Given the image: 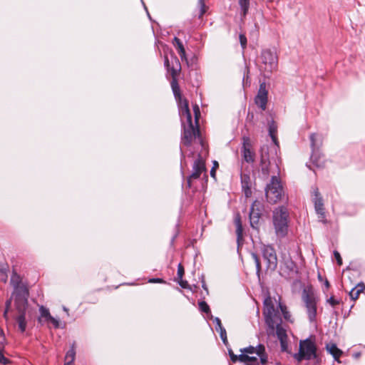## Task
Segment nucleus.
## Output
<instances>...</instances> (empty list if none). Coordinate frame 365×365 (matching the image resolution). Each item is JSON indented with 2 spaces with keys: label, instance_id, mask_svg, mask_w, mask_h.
<instances>
[{
  "label": "nucleus",
  "instance_id": "a878e982",
  "mask_svg": "<svg viewBox=\"0 0 365 365\" xmlns=\"http://www.w3.org/2000/svg\"><path fill=\"white\" fill-rule=\"evenodd\" d=\"M257 355L260 358V362L262 365H266L268 363V356L263 344H258Z\"/></svg>",
  "mask_w": 365,
  "mask_h": 365
},
{
  "label": "nucleus",
  "instance_id": "aec40b11",
  "mask_svg": "<svg viewBox=\"0 0 365 365\" xmlns=\"http://www.w3.org/2000/svg\"><path fill=\"white\" fill-rule=\"evenodd\" d=\"M326 349L333 356L334 360L341 363L339 359L343 354V351L339 349L334 343L327 344Z\"/></svg>",
  "mask_w": 365,
  "mask_h": 365
},
{
  "label": "nucleus",
  "instance_id": "20e7f679",
  "mask_svg": "<svg viewBox=\"0 0 365 365\" xmlns=\"http://www.w3.org/2000/svg\"><path fill=\"white\" fill-rule=\"evenodd\" d=\"M289 213L287 207H279L273 211L272 221L278 237H284L288 232Z\"/></svg>",
  "mask_w": 365,
  "mask_h": 365
},
{
  "label": "nucleus",
  "instance_id": "13d9d810",
  "mask_svg": "<svg viewBox=\"0 0 365 365\" xmlns=\"http://www.w3.org/2000/svg\"><path fill=\"white\" fill-rule=\"evenodd\" d=\"M318 279L319 281H322L323 280V278L322 277V275L320 274H318Z\"/></svg>",
  "mask_w": 365,
  "mask_h": 365
},
{
  "label": "nucleus",
  "instance_id": "09e8293b",
  "mask_svg": "<svg viewBox=\"0 0 365 365\" xmlns=\"http://www.w3.org/2000/svg\"><path fill=\"white\" fill-rule=\"evenodd\" d=\"M6 339L2 330H0V349L2 348L5 344Z\"/></svg>",
  "mask_w": 365,
  "mask_h": 365
},
{
  "label": "nucleus",
  "instance_id": "4c0bfd02",
  "mask_svg": "<svg viewBox=\"0 0 365 365\" xmlns=\"http://www.w3.org/2000/svg\"><path fill=\"white\" fill-rule=\"evenodd\" d=\"M228 352H229V355H230V359H231V361L233 363H235V362H237L238 361H240V357L241 356L244 355V354H241L240 355H236V354H234V352L232 351V349H229Z\"/></svg>",
  "mask_w": 365,
  "mask_h": 365
},
{
  "label": "nucleus",
  "instance_id": "b1692460",
  "mask_svg": "<svg viewBox=\"0 0 365 365\" xmlns=\"http://www.w3.org/2000/svg\"><path fill=\"white\" fill-rule=\"evenodd\" d=\"M365 291V285L363 283H359L349 292L351 299L356 301L359 299V295Z\"/></svg>",
  "mask_w": 365,
  "mask_h": 365
},
{
  "label": "nucleus",
  "instance_id": "4be33fe9",
  "mask_svg": "<svg viewBox=\"0 0 365 365\" xmlns=\"http://www.w3.org/2000/svg\"><path fill=\"white\" fill-rule=\"evenodd\" d=\"M214 323L215 324V329L220 333V337L225 344L227 343V333L225 329L222 327L221 321L219 318L216 317L214 319Z\"/></svg>",
  "mask_w": 365,
  "mask_h": 365
},
{
  "label": "nucleus",
  "instance_id": "f257e3e1",
  "mask_svg": "<svg viewBox=\"0 0 365 365\" xmlns=\"http://www.w3.org/2000/svg\"><path fill=\"white\" fill-rule=\"evenodd\" d=\"M181 113H179L182 125L183 127V133L182 135V142L185 145H189L193 139L198 138L200 142L202 143V140L200 137V130L198 120L200 116V110L198 105L195 104L192 106L195 123L192 121V116L189 108H187L185 103H183Z\"/></svg>",
  "mask_w": 365,
  "mask_h": 365
},
{
  "label": "nucleus",
  "instance_id": "bf43d9fd",
  "mask_svg": "<svg viewBox=\"0 0 365 365\" xmlns=\"http://www.w3.org/2000/svg\"><path fill=\"white\" fill-rule=\"evenodd\" d=\"M209 312H210V309L208 305L207 304V315L209 314Z\"/></svg>",
  "mask_w": 365,
  "mask_h": 365
},
{
  "label": "nucleus",
  "instance_id": "3c124183",
  "mask_svg": "<svg viewBox=\"0 0 365 365\" xmlns=\"http://www.w3.org/2000/svg\"><path fill=\"white\" fill-rule=\"evenodd\" d=\"M281 344V347L282 351H286L287 348V339H283L282 341H279Z\"/></svg>",
  "mask_w": 365,
  "mask_h": 365
},
{
  "label": "nucleus",
  "instance_id": "864d4df0",
  "mask_svg": "<svg viewBox=\"0 0 365 365\" xmlns=\"http://www.w3.org/2000/svg\"><path fill=\"white\" fill-rule=\"evenodd\" d=\"M149 282L150 283H162L163 280L160 278H153L149 279Z\"/></svg>",
  "mask_w": 365,
  "mask_h": 365
},
{
  "label": "nucleus",
  "instance_id": "0eeeda50",
  "mask_svg": "<svg viewBox=\"0 0 365 365\" xmlns=\"http://www.w3.org/2000/svg\"><path fill=\"white\" fill-rule=\"evenodd\" d=\"M262 68L267 73L276 71L278 67V57L274 51L269 48L264 49L260 56Z\"/></svg>",
  "mask_w": 365,
  "mask_h": 365
},
{
  "label": "nucleus",
  "instance_id": "7c9ffc66",
  "mask_svg": "<svg viewBox=\"0 0 365 365\" xmlns=\"http://www.w3.org/2000/svg\"><path fill=\"white\" fill-rule=\"evenodd\" d=\"M76 358L75 344H73L71 349L67 351L65 356V360L74 362Z\"/></svg>",
  "mask_w": 365,
  "mask_h": 365
},
{
  "label": "nucleus",
  "instance_id": "37998d69",
  "mask_svg": "<svg viewBox=\"0 0 365 365\" xmlns=\"http://www.w3.org/2000/svg\"><path fill=\"white\" fill-rule=\"evenodd\" d=\"M334 257L337 262V264L341 266L342 264V258L339 254V252L336 250L334 251Z\"/></svg>",
  "mask_w": 365,
  "mask_h": 365
},
{
  "label": "nucleus",
  "instance_id": "423d86ee",
  "mask_svg": "<svg viewBox=\"0 0 365 365\" xmlns=\"http://www.w3.org/2000/svg\"><path fill=\"white\" fill-rule=\"evenodd\" d=\"M283 189L281 182L277 176H272L271 182L265 188V195L269 203L277 202L282 196Z\"/></svg>",
  "mask_w": 365,
  "mask_h": 365
},
{
  "label": "nucleus",
  "instance_id": "412c9836",
  "mask_svg": "<svg viewBox=\"0 0 365 365\" xmlns=\"http://www.w3.org/2000/svg\"><path fill=\"white\" fill-rule=\"evenodd\" d=\"M241 183L242 190L246 197L252 195L250 177L248 175H241Z\"/></svg>",
  "mask_w": 365,
  "mask_h": 365
},
{
  "label": "nucleus",
  "instance_id": "a211bd4d",
  "mask_svg": "<svg viewBox=\"0 0 365 365\" xmlns=\"http://www.w3.org/2000/svg\"><path fill=\"white\" fill-rule=\"evenodd\" d=\"M204 170H205V161L200 158L196 160L193 164L192 173L190 177V180L197 179Z\"/></svg>",
  "mask_w": 365,
  "mask_h": 365
},
{
  "label": "nucleus",
  "instance_id": "6e6552de",
  "mask_svg": "<svg viewBox=\"0 0 365 365\" xmlns=\"http://www.w3.org/2000/svg\"><path fill=\"white\" fill-rule=\"evenodd\" d=\"M265 322L272 329H274L276 320L278 319L277 312L274 309V305L272 298L269 296L264 300V310Z\"/></svg>",
  "mask_w": 365,
  "mask_h": 365
},
{
  "label": "nucleus",
  "instance_id": "5fc2aeb1",
  "mask_svg": "<svg viewBox=\"0 0 365 365\" xmlns=\"http://www.w3.org/2000/svg\"><path fill=\"white\" fill-rule=\"evenodd\" d=\"M270 137H271V138H272V140L273 143H274L276 145H278L279 142H278V140H277V138L276 135H272V136H270Z\"/></svg>",
  "mask_w": 365,
  "mask_h": 365
},
{
  "label": "nucleus",
  "instance_id": "f8f14e48",
  "mask_svg": "<svg viewBox=\"0 0 365 365\" xmlns=\"http://www.w3.org/2000/svg\"><path fill=\"white\" fill-rule=\"evenodd\" d=\"M262 209V203L258 200L254 201L251 206L250 212V225L254 229L258 228V225L261 217Z\"/></svg>",
  "mask_w": 365,
  "mask_h": 365
},
{
  "label": "nucleus",
  "instance_id": "603ef678",
  "mask_svg": "<svg viewBox=\"0 0 365 365\" xmlns=\"http://www.w3.org/2000/svg\"><path fill=\"white\" fill-rule=\"evenodd\" d=\"M269 133L270 136L276 135L277 130L273 125H270L269 128Z\"/></svg>",
  "mask_w": 365,
  "mask_h": 365
},
{
  "label": "nucleus",
  "instance_id": "49530a36",
  "mask_svg": "<svg viewBox=\"0 0 365 365\" xmlns=\"http://www.w3.org/2000/svg\"><path fill=\"white\" fill-rule=\"evenodd\" d=\"M199 4H200V17H201L205 12V4L204 0H199Z\"/></svg>",
  "mask_w": 365,
  "mask_h": 365
},
{
  "label": "nucleus",
  "instance_id": "7ed1b4c3",
  "mask_svg": "<svg viewBox=\"0 0 365 365\" xmlns=\"http://www.w3.org/2000/svg\"><path fill=\"white\" fill-rule=\"evenodd\" d=\"M293 357L298 361L303 360H318L317 346L316 344V336L311 335L306 339L299 341V351L294 354Z\"/></svg>",
  "mask_w": 365,
  "mask_h": 365
},
{
  "label": "nucleus",
  "instance_id": "c03bdc74",
  "mask_svg": "<svg viewBox=\"0 0 365 365\" xmlns=\"http://www.w3.org/2000/svg\"><path fill=\"white\" fill-rule=\"evenodd\" d=\"M327 302L333 307H336V305L339 304L340 302L339 300H336L334 299V297H331L328 300Z\"/></svg>",
  "mask_w": 365,
  "mask_h": 365
},
{
  "label": "nucleus",
  "instance_id": "8fccbe9b",
  "mask_svg": "<svg viewBox=\"0 0 365 365\" xmlns=\"http://www.w3.org/2000/svg\"><path fill=\"white\" fill-rule=\"evenodd\" d=\"M199 308H200V310L202 313L205 312V301H201L199 302Z\"/></svg>",
  "mask_w": 365,
  "mask_h": 365
},
{
  "label": "nucleus",
  "instance_id": "bb28decb",
  "mask_svg": "<svg viewBox=\"0 0 365 365\" xmlns=\"http://www.w3.org/2000/svg\"><path fill=\"white\" fill-rule=\"evenodd\" d=\"M252 0H239L238 4L241 9V16L242 18H245V16L247 15L250 1Z\"/></svg>",
  "mask_w": 365,
  "mask_h": 365
},
{
  "label": "nucleus",
  "instance_id": "393cba45",
  "mask_svg": "<svg viewBox=\"0 0 365 365\" xmlns=\"http://www.w3.org/2000/svg\"><path fill=\"white\" fill-rule=\"evenodd\" d=\"M312 151L319 150L322 145V138L316 133H312L309 136Z\"/></svg>",
  "mask_w": 365,
  "mask_h": 365
},
{
  "label": "nucleus",
  "instance_id": "cd10ccee",
  "mask_svg": "<svg viewBox=\"0 0 365 365\" xmlns=\"http://www.w3.org/2000/svg\"><path fill=\"white\" fill-rule=\"evenodd\" d=\"M240 361L245 363V365H259L258 360L256 357L250 356L245 354L240 357Z\"/></svg>",
  "mask_w": 365,
  "mask_h": 365
},
{
  "label": "nucleus",
  "instance_id": "473e14b6",
  "mask_svg": "<svg viewBox=\"0 0 365 365\" xmlns=\"http://www.w3.org/2000/svg\"><path fill=\"white\" fill-rule=\"evenodd\" d=\"M257 350H258V345L255 347L253 346H249L247 347H245V348H243V349H240V352L242 354H254V353H256L257 354Z\"/></svg>",
  "mask_w": 365,
  "mask_h": 365
},
{
  "label": "nucleus",
  "instance_id": "39448f33",
  "mask_svg": "<svg viewBox=\"0 0 365 365\" xmlns=\"http://www.w3.org/2000/svg\"><path fill=\"white\" fill-rule=\"evenodd\" d=\"M11 284L14 287L12 297L14 302L28 300L29 292L27 286L21 282V277L14 272L11 277Z\"/></svg>",
  "mask_w": 365,
  "mask_h": 365
},
{
  "label": "nucleus",
  "instance_id": "dca6fc26",
  "mask_svg": "<svg viewBox=\"0 0 365 365\" xmlns=\"http://www.w3.org/2000/svg\"><path fill=\"white\" fill-rule=\"evenodd\" d=\"M260 165L262 167V173L263 175L268 176L269 175V153L267 146H263L260 150Z\"/></svg>",
  "mask_w": 365,
  "mask_h": 365
},
{
  "label": "nucleus",
  "instance_id": "ea45409f",
  "mask_svg": "<svg viewBox=\"0 0 365 365\" xmlns=\"http://www.w3.org/2000/svg\"><path fill=\"white\" fill-rule=\"evenodd\" d=\"M185 273L184 267L182 265V264H179L178 266V272H177V278H182Z\"/></svg>",
  "mask_w": 365,
  "mask_h": 365
},
{
  "label": "nucleus",
  "instance_id": "f3484780",
  "mask_svg": "<svg viewBox=\"0 0 365 365\" xmlns=\"http://www.w3.org/2000/svg\"><path fill=\"white\" fill-rule=\"evenodd\" d=\"M234 223L236 227L237 243L238 248L242 247L244 243V229L242 224L241 216L240 213L236 214L234 220Z\"/></svg>",
  "mask_w": 365,
  "mask_h": 365
},
{
  "label": "nucleus",
  "instance_id": "72a5a7b5",
  "mask_svg": "<svg viewBox=\"0 0 365 365\" xmlns=\"http://www.w3.org/2000/svg\"><path fill=\"white\" fill-rule=\"evenodd\" d=\"M8 279L7 268L0 267V281L6 283Z\"/></svg>",
  "mask_w": 365,
  "mask_h": 365
},
{
  "label": "nucleus",
  "instance_id": "79ce46f5",
  "mask_svg": "<svg viewBox=\"0 0 365 365\" xmlns=\"http://www.w3.org/2000/svg\"><path fill=\"white\" fill-rule=\"evenodd\" d=\"M0 363L4 365H7L10 363V360L4 356L1 350H0Z\"/></svg>",
  "mask_w": 365,
  "mask_h": 365
},
{
  "label": "nucleus",
  "instance_id": "1a4fd4ad",
  "mask_svg": "<svg viewBox=\"0 0 365 365\" xmlns=\"http://www.w3.org/2000/svg\"><path fill=\"white\" fill-rule=\"evenodd\" d=\"M17 315L15 320L17 323L19 329L24 333L26 329L27 322L26 321V313L28 308V300L14 302Z\"/></svg>",
  "mask_w": 365,
  "mask_h": 365
},
{
  "label": "nucleus",
  "instance_id": "58836bf2",
  "mask_svg": "<svg viewBox=\"0 0 365 365\" xmlns=\"http://www.w3.org/2000/svg\"><path fill=\"white\" fill-rule=\"evenodd\" d=\"M240 42L241 44V46L243 49H245L247 47V37L244 34H240L239 36Z\"/></svg>",
  "mask_w": 365,
  "mask_h": 365
},
{
  "label": "nucleus",
  "instance_id": "de8ad7c7",
  "mask_svg": "<svg viewBox=\"0 0 365 365\" xmlns=\"http://www.w3.org/2000/svg\"><path fill=\"white\" fill-rule=\"evenodd\" d=\"M48 322H50L55 328H58L59 327L58 320L51 316L48 319Z\"/></svg>",
  "mask_w": 365,
  "mask_h": 365
},
{
  "label": "nucleus",
  "instance_id": "2eb2a0df",
  "mask_svg": "<svg viewBox=\"0 0 365 365\" xmlns=\"http://www.w3.org/2000/svg\"><path fill=\"white\" fill-rule=\"evenodd\" d=\"M313 202L314 205L316 212L319 215V218L323 220L326 217L325 209L324 206L322 197L321 196V194L317 187L315 188L314 190Z\"/></svg>",
  "mask_w": 365,
  "mask_h": 365
},
{
  "label": "nucleus",
  "instance_id": "c85d7f7f",
  "mask_svg": "<svg viewBox=\"0 0 365 365\" xmlns=\"http://www.w3.org/2000/svg\"><path fill=\"white\" fill-rule=\"evenodd\" d=\"M39 312L40 317H38V322L40 323H41L43 320H44L45 322H48V319L51 316L50 314L49 310L41 305L39 307Z\"/></svg>",
  "mask_w": 365,
  "mask_h": 365
},
{
  "label": "nucleus",
  "instance_id": "e433bc0d",
  "mask_svg": "<svg viewBox=\"0 0 365 365\" xmlns=\"http://www.w3.org/2000/svg\"><path fill=\"white\" fill-rule=\"evenodd\" d=\"M279 308H280V310L284 316V318L285 319L288 320L290 317V314H289V312L287 311V307L280 303Z\"/></svg>",
  "mask_w": 365,
  "mask_h": 365
},
{
  "label": "nucleus",
  "instance_id": "a18cd8bd",
  "mask_svg": "<svg viewBox=\"0 0 365 365\" xmlns=\"http://www.w3.org/2000/svg\"><path fill=\"white\" fill-rule=\"evenodd\" d=\"M176 280L182 288L185 289L188 287L187 282L186 280H183L182 278L176 279Z\"/></svg>",
  "mask_w": 365,
  "mask_h": 365
},
{
  "label": "nucleus",
  "instance_id": "9d476101",
  "mask_svg": "<svg viewBox=\"0 0 365 365\" xmlns=\"http://www.w3.org/2000/svg\"><path fill=\"white\" fill-rule=\"evenodd\" d=\"M302 299L307 309L309 319L312 322L317 315V298L312 292L304 289L302 293Z\"/></svg>",
  "mask_w": 365,
  "mask_h": 365
},
{
  "label": "nucleus",
  "instance_id": "f704fd0d",
  "mask_svg": "<svg viewBox=\"0 0 365 365\" xmlns=\"http://www.w3.org/2000/svg\"><path fill=\"white\" fill-rule=\"evenodd\" d=\"M212 164V168L210 170V176L214 180H216V170L219 168V163L217 160H213Z\"/></svg>",
  "mask_w": 365,
  "mask_h": 365
},
{
  "label": "nucleus",
  "instance_id": "6ab92c4d",
  "mask_svg": "<svg viewBox=\"0 0 365 365\" xmlns=\"http://www.w3.org/2000/svg\"><path fill=\"white\" fill-rule=\"evenodd\" d=\"M311 161L317 167L324 168L327 160L324 155L320 152V150H315L312 151Z\"/></svg>",
  "mask_w": 365,
  "mask_h": 365
},
{
  "label": "nucleus",
  "instance_id": "ddd939ff",
  "mask_svg": "<svg viewBox=\"0 0 365 365\" xmlns=\"http://www.w3.org/2000/svg\"><path fill=\"white\" fill-rule=\"evenodd\" d=\"M242 153L243 159L248 163H252L255 160V153L252 148V144L249 137L244 136L242 138Z\"/></svg>",
  "mask_w": 365,
  "mask_h": 365
},
{
  "label": "nucleus",
  "instance_id": "f03ea898",
  "mask_svg": "<svg viewBox=\"0 0 365 365\" xmlns=\"http://www.w3.org/2000/svg\"><path fill=\"white\" fill-rule=\"evenodd\" d=\"M165 66L172 77L170 86L175 98L178 101L179 113H181L183 103H185L187 108H189L188 101L182 98L180 88L178 83V78L181 71V64L178 57L171 52L170 58L165 56Z\"/></svg>",
  "mask_w": 365,
  "mask_h": 365
},
{
  "label": "nucleus",
  "instance_id": "4468645a",
  "mask_svg": "<svg viewBox=\"0 0 365 365\" xmlns=\"http://www.w3.org/2000/svg\"><path fill=\"white\" fill-rule=\"evenodd\" d=\"M268 91L266 89V85L262 83L259 85V88L255 98V102L262 110L267 108Z\"/></svg>",
  "mask_w": 365,
  "mask_h": 365
},
{
  "label": "nucleus",
  "instance_id": "4d7b16f0",
  "mask_svg": "<svg viewBox=\"0 0 365 365\" xmlns=\"http://www.w3.org/2000/svg\"><path fill=\"white\" fill-rule=\"evenodd\" d=\"M64 365H73V362L69 361L68 360H65Z\"/></svg>",
  "mask_w": 365,
  "mask_h": 365
},
{
  "label": "nucleus",
  "instance_id": "a19ab883",
  "mask_svg": "<svg viewBox=\"0 0 365 365\" xmlns=\"http://www.w3.org/2000/svg\"><path fill=\"white\" fill-rule=\"evenodd\" d=\"M11 299H9L6 302V309H5V311L4 312V317L5 318L6 320H8V312L10 309V307H11Z\"/></svg>",
  "mask_w": 365,
  "mask_h": 365
},
{
  "label": "nucleus",
  "instance_id": "2f4dec72",
  "mask_svg": "<svg viewBox=\"0 0 365 365\" xmlns=\"http://www.w3.org/2000/svg\"><path fill=\"white\" fill-rule=\"evenodd\" d=\"M251 256H252V259L254 260V262L255 263L257 273L259 274L260 273V272H261V269H262V266H261V262H260L259 257L255 252H252L251 254Z\"/></svg>",
  "mask_w": 365,
  "mask_h": 365
},
{
  "label": "nucleus",
  "instance_id": "6e6d98bb",
  "mask_svg": "<svg viewBox=\"0 0 365 365\" xmlns=\"http://www.w3.org/2000/svg\"><path fill=\"white\" fill-rule=\"evenodd\" d=\"M324 285H325L327 289H329V287H330L329 282L328 281L327 279H326L325 281H324Z\"/></svg>",
  "mask_w": 365,
  "mask_h": 365
},
{
  "label": "nucleus",
  "instance_id": "c756f323",
  "mask_svg": "<svg viewBox=\"0 0 365 365\" xmlns=\"http://www.w3.org/2000/svg\"><path fill=\"white\" fill-rule=\"evenodd\" d=\"M276 327V334L277 336V338L279 341H282L283 339H287V334L285 329L282 327V326L277 323V319L276 320V324L274 327Z\"/></svg>",
  "mask_w": 365,
  "mask_h": 365
},
{
  "label": "nucleus",
  "instance_id": "5701e85b",
  "mask_svg": "<svg viewBox=\"0 0 365 365\" xmlns=\"http://www.w3.org/2000/svg\"><path fill=\"white\" fill-rule=\"evenodd\" d=\"M173 43L175 48L177 49L181 60L187 61L185 49L182 41L178 37H175L173 38Z\"/></svg>",
  "mask_w": 365,
  "mask_h": 365
},
{
  "label": "nucleus",
  "instance_id": "c9c22d12",
  "mask_svg": "<svg viewBox=\"0 0 365 365\" xmlns=\"http://www.w3.org/2000/svg\"><path fill=\"white\" fill-rule=\"evenodd\" d=\"M284 265L289 272H294L296 269V264L292 259L287 260Z\"/></svg>",
  "mask_w": 365,
  "mask_h": 365
},
{
  "label": "nucleus",
  "instance_id": "9b49d317",
  "mask_svg": "<svg viewBox=\"0 0 365 365\" xmlns=\"http://www.w3.org/2000/svg\"><path fill=\"white\" fill-rule=\"evenodd\" d=\"M263 259L267 262V268L274 271L277 267L278 260L276 251L271 245H263L262 248Z\"/></svg>",
  "mask_w": 365,
  "mask_h": 365
}]
</instances>
